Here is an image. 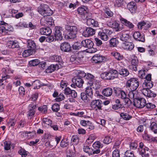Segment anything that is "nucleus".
Wrapping results in <instances>:
<instances>
[{
    "mask_svg": "<svg viewBox=\"0 0 157 157\" xmlns=\"http://www.w3.org/2000/svg\"><path fill=\"white\" fill-rule=\"evenodd\" d=\"M38 11L39 13L44 17L47 16H50L52 14V10L46 4H41L38 8Z\"/></svg>",
    "mask_w": 157,
    "mask_h": 157,
    "instance_id": "7ed1b4c3",
    "label": "nucleus"
},
{
    "mask_svg": "<svg viewBox=\"0 0 157 157\" xmlns=\"http://www.w3.org/2000/svg\"><path fill=\"white\" fill-rule=\"evenodd\" d=\"M77 11L80 15H85L88 11L87 8L86 7H79L78 8Z\"/></svg>",
    "mask_w": 157,
    "mask_h": 157,
    "instance_id": "f704fd0d",
    "label": "nucleus"
},
{
    "mask_svg": "<svg viewBox=\"0 0 157 157\" xmlns=\"http://www.w3.org/2000/svg\"><path fill=\"white\" fill-rule=\"evenodd\" d=\"M123 157H134V154L130 151H127Z\"/></svg>",
    "mask_w": 157,
    "mask_h": 157,
    "instance_id": "6e6d98bb",
    "label": "nucleus"
},
{
    "mask_svg": "<svg viewBox=\"0 0 157 157\" xmlns=\"http://www.w3.org/2000/svg\"><path fill=\"white\" fill-rule=\"evenodd\" d=\"M120 115L121 118L125 121H128L132 118V116L126 113H121Z\"/></svg>",
    "mask_w": 157,
    "mask_h": 157,
    "instance_id": "c756f323",
    "label": "nucleus"
},
{
    "mask_svg": "<svg viewBox=\"0 0 157 157\" xmlns=\"http://www.w3.org/2000/svg\"><path fill=\"white\" fill-rule=\"evenodd\" d=\"M36 44L34 42L31 40L27 41V47L30 50H35Z\"/></svg>",
    "mask_w": 157,
    "mask_h": 157,
    "instance_id": "2f4dec72",
    "label": "nucleus"
},
{
    "mask_svg": "<svg viewBox=\"0 0 157 157\" xmlns=\"http://www.w3.org/2000/svg\"><path fill=\"white\" fill-rule=\"evenodd\" d=\"M134 44L131 42H128L123 43L122 44V48L125 50H131L134 48Z\"/></svg>",
    "mask_w": 157,
    "mask_h": 157,
    "instance_id": "b1692460",
    "label": "nucleus"
},
{
    "mask_svg": "<svg viewBox=\"0 0 157 157\" xmlns=\"http://www.w3.org/2000/svg\"><path fill=\"white\" fill-rule=\"evenodd\" d=\"M40 61L38 59H35L30 61L29 62V63L30 65L33 66H36L38 65Z\"/></svg>",
    "mask_w": 157,
    "mask_h": 157,
    "instance_id": "603ef678",
    "label": "nucleus"
},
{
    "mask_svg": "<svg viewBox=\"0 0 157 157\" xmlns=\"http://www.w3.org/2000/svg\"><path fill=\"white\" fill-rule=\"evenodd\" d=\"M36 105L34 104L33 103H31L29 106V110L28 112L27 116L28 117H30L31 118L34 115L35 111L34 109L36 108Z\"/></svg>",
    "mask_w": 157,
    "mask_h": 157,
    "instance_id": "2eb2a0df",
    "label": "nucleus"
},
{
    "mask_svg": "<svg viewBox=\"0 0 157 157\" xmlns=\"http://www.w3.org/2000/svg\"><path fill=\"white\" fill-rule=\"evenodd\" d=\"M146 70H141L139 71L138 76L139 77L142 78H144L145 76V72Z\"/></svg>",
    "mask_w": 157,
    "mask_h": 157,
    "instance_id": "5fc2aeb1",
    "label": "nucleus"
},
{
    "mask_svg": "<svg viewBox=\"0 0 157 157\" xmlns=\"http://www.w3.org/2000/svg\"><path fill=\"white\" fill-rule=\"evenodd\" d=\"M150 128L154 133H157V124L156 123L152 122L151 124Z\"/></svg>",
    "mask_w": 157,
    "mask_h": 157,
    "instance_id": "79ce46f5",
    "label": "nucleus"
},
{
    "mask_svg": "<svg viewBox=\"0 0 157 157\" xmlns=\"http://www.w3.org/2000/svg\"><path fill=\"white\" fill-rule=\"evenodd\" d=\"M108 25L109 27L115 29L117 31H120V29L119 28V24L116 21H114L109 22Z\"/></svg>",
    "mask_w": 157,
    "mask_h": 157,
    "instance_id": "c85d7f7f",
    "label": "nucleus"
},
{
    "mask_svg": "<svg viewBox=\"0 0 157 157\" xmlns=\"http://www.w3.org/2000/svg\"><path fill=\"white\" fill-rule=\"evenodd\" d=\"M67 157H74V153L70 150H68L66 152Z\"/></svg>",
    "mask_w": 157,
    "mask_h": 157,
    "instance_id": "774afa93",
    "label": "nucleus"
},
{
    "mask_svg": "<svg viewBox=\"0 0 157 157\" xmlns=\"http://www.w3.org/2000/svg\"><path fill=\"white\" fill-rule=\"evenodd\" d=\"M52 109L54 112H57L59 110V105L57 103H55L52 106Z\"/></svg>",
    "mask_w": 157,
    "mask_h": 157,
    "instance_id": "13d9d810",
    "label": "nucleus"
},
{
    "mask_svg": "<svg viewBox=\"0 0 157 157\" xmlns=\"http://www.w3.org/2000/svg\"><path fill=\"white\" fill-rule=\"evenodd\" d=\"M21 135L23 136L27 135L29 138H33L36 136V133L35 131L24 132L21 133Z\"/></svg>",
    "mask_w": 157,
    "mask_h": 157,
    "instance_id": "72a5a7b5",
    "label": "nucleus"
},
{
    "mask_svg": "<svg viewBox=\"0 0 157 157\" xmlns=\"http://www.w3.org/2000/svg\"><path fill=\"white\" fill-rule=\"evenodd\" d=\"M93 147L94 148V150H99V148L102 147L103 145L100 142L97 141L93 144Z\"/></svg>",
    "mask_w": 157,
    "mask_h": 157,
    "instance_id": "a19ab883",
    "label": "nucleus"
},
{
    "mask_svg": "<svg viewBox=\"0 0 157 157\" xmlns=\"http://www.w3.org/2000/svg\"><path fill=\"white\" fill-rule=\"evenodd\" d=\"M109 45L111 47H116L118 43V40L116 38H113L109 41Z\"/></svg>",
    "mask_w": 157,
    "mask_h": 157,
    "instance_id": "58836bf2",
    "label": "nucleus"
},
{
    "mask_svg": "<svg viewBox=\"0 0 157 157\" xmlns=\"http://www.w3.org/2000/svg\"><path fill=\"white\" fill-rule=\"evenodd\" d=\"M95 33V30L93 29L88 27L82 33V35L85 37H88L91 36Z\"/></svg>",
    "mask_w": 157,
    "mask_h": 157,
    "instance_id": "9d476101",
    "label": "nucleus"
},
{
    "mask_svg": "<svg viewBox=\"0 0 157 157\" xmlns=\"http://www.w3.org/2000/svg\"><path fill=\"white\" fill-rule=\"evenodd\" d=\"M111 55L118 60H121L123 59V56L118 52H112Z\"/></svg>",
    "mask_w": 157,
    "mask_h": 157,
    "instance_id": "ea45409f",
    "label": "nucleus"
},
{
    "mask_svg": "<svg viewBox=\"0 0 157 157\" xmlns=\"http://www.w3.org/2000/svg\"><path fill=\"white\" fill-rule=\"evenodd\" d=\"M120 38L121 40L124 42H126L129 39V36L128 31H122L120 33Z\"/></svg>",
    "mask_w": 157,
    "mask_h": 157,
    "instance_id": "5701e85b",
    "label": "nucleus"
},
{
    "mask_svg": "<svg viewBox=\"0 0 157 157\" xmlns=\"http://www.w3.org/2000/svg\"><path fill=\"white\" fill-rule=\"evenodd\" d=\"M149 149L148 147H144V148L139 149L138 151L139 154L141 155L142 157H149Z\"/></svg>",
    "mask_w": 157,
    "mask_h": 157,
    "instance_id": "412c9836",
    "label": "nucleus"
},
{
    "mask_svg": "<svg viewBox=\"0 0 157 157\" xmlns=\"http://www.w3.org/2000/svg\"><path fill=\"white\" fill-rule=\"evenodd\" d=\"M77 56L76 58V63H82V59L83 58V56L81 55V53H79Z\"/></svg>",
    "mask_w": 157,
    "mask_h": 157,
    "instance_id": "4d7b16f0",
    "label": "nucleus"
},
{
    "mask_svg": "<svg viewBox=\"0 0 157 157\" xmlns=\"http://www.w3.org/2000/svg\"><path fill=\"white\" fill-rule=\"evenodd\" d=\"M65 98L64 95L63 93H60L56 98V100L57 101H60L63 100Z\"/></svg>",
    "mask_w": 157,
    "mask_h": 157,
    "instance_id": "bf43d9fd",
    "label": "nucleus"
},
{
    "mask_svg": "<svg viewBox=\"0 0 157 157\" xmlns=\"http://www.w3.org/2000/svg\"><path fill=\"white\" fill-rule=\"evenodd\" d=\"M113 89L116 96L121 98L122 99L125 98L126 95V93L120 88L114 87Z\"/></svg>",
    "mask_w": 157,
    "mask_h": 157,
    "instance_id": "1a4fd4ad",
    "label": "nucleus"
},
{
    "mask_svg": "<svg viewBox=\"0 0 157 157\" xmlns=\"http://www.w3.org/2000/svg\"><path fill=\"white\" fill-rule=\"evenodd\" d=\"M139 85V82L137 78H132L127 81L126 86L130 90L135 91L138 87Z\"/></svg>",
    "mask_w": 157,
    "mask_h": 157,
    "instance_id": "f03ea898",
    "label": "nucleus"
},
{
    "mask_svg": "<svg viewBox=\"0 0 157 157\" xmlns=\"http://www.w3.org/2000/svg\"><path fill=\"white\" fill-rule=\"evenodd\" d=\"M71 140L73 145H76L79 142V138L77 136H73L71 138Z\"/></svg>",
    "mask_w": 157,
    "mask_h": 157,
    "instance_id": "09e8293b",
    "label": "nucleus"
},
{
    "mask_svg": "<svg viewBox=\"0 0 157 157\" xmlns=\"http://www.w3.org/2000/svg\"><path fill=\"white\" fill-rule=\"evenodd\" d=\"M32 85L34 86V89H39L41 87L40 81L39 80H36L33 82Z\"/></svg>",
    "mask_w": 157,
    "mask_h": 157,
    "instance_id": "37998d69",
    "label": "nucleus"
},
{
    "mask_svg": "<svg viewBox=\"0 0 157 157\" xmlns=\"http://www.w3.org/2000/svg\"><path fill=\"white\" fill-rule=\"evenodd\" d=\"M44 20V25L49 26L52 25L54 23V21L52 19V17L50 16H47L44 17V18L42 19V20Z\"/></svg>",
    "mask_w": 157,
    "mask_h": 157,
    "instance_id": "f3484780",
    "label": "nucleus"
},
{
    "mask_svg": "<svg viewBox=\"0 0 157 157\" xmlns=\"http://www.w3.org/2000/svg\"><path fill=\"white\" fill-rule=\"evenodd\" d=\"M105 57L102 56L99 54H95L92 58V60L94 63H99L106 60Z\"/></svg>",
    "mask_w": 157,
    "mask_h": 157,
    "instance_id": "0eeeda50",
    "label": "nucleus"
},
{
    "mask_svg": "<svg viewBox=\"0 0 157 157\" xmlns=\"http://www.w3.org/2000/svg\"><path fill=\"white\" fill-rule=\"evenodd\" d=\"M127 8L131 13L135 12L137 9L136 3L134 2H130L127 5Z\"/></svg>",
    "mask_w": 157,
    "mask_h": 157,
    "instance_id": "6ab92c4d",
    "label": "nucleus"
},
{
    "mask_svg": "<svg viewBox=\"0 0 157 157\" xmlns=\"http://www.w3.org/2000/svg\"><path fill=\"white\" fill-rule=\"evenodd\" d=\"M43 125L46 127L50 126L52 124V121L47 118H44L42 120Z\"/></svg>",
    "mask_w": 157,
    "mask_h": 157,
    "instance_id": "473e14b6",
    "label": "nucleus"
},
{
    "mask_svg": "<svg viewBox=\"0 0 157 157\" xmlns=\"http://www.w3.org/2000/svg\"><path fill=\"white\" fill-rule=\"evenodd\" d=\"M83 149L84 151L85 152L88 153L89 155L98 154L100 152V150H94L90 149L89 147L87 145L84 146L83 147Z\"/></svg>",
    "mask_w": 157,
    "mask_h": 157,
    "instance_id": "f8f14e48",
    "label": "nucleus"
},
{
    "mask_svg": "<svg viewBox=\"0 0 157 157\" xmlns=\"http://www.w3.org/2000/svg\"><path fill=\"white\" fill-rule=\"evenodd\" d=\"M85 77L87 80L89 84L93 80L95 79L93 75L90 73H88L86 75Z\"/></svg>",
    "mask_w": 157,
    "mask_h": 157,
    "instance_id": "a18cd8bd",
    "label": "nucleus"
},
{
    "mask_svg": "<svg viewBox=\"0 0 157 157\" xmlns=\"http://www.w3.org/2000/svg\"><path fill=\"white\" fill-rule=\"evenodd\" d=\"M153 82L151 81H150L144 82L143 84V88L150 89L153 86Z\"/></svg>",
    "mask_w": 157,
    "mask_h": 157,
    "instance_id": "c9c22d12",
    "label": "nucleus"
},
{
    "mask_svg": "<svg viewBox=\"0 0 157 157\" xmlns=\"http://www.w3.org/2000/svg\"><path fill=\"white\" fill-rule=\"evenodd\" d=\"M113 139V137L111 136H105L103 140V142L105 144H108L111 143Z\"/></svg>",
    "mask_w": 157,
    "mask_h": 157,
    "instance_id": "e433bc0d",
    "label": "nucleus"
},
{
    "mask_svg": "<svg viewBox=\"0 0 157 157\" xmlns=\"http://www.w3.org/2000/svg\"><path fill=\"white\" fill-rule=\"evenodd\" d=\"M67 32V38L69 39H74L76 36L78 29L76 26L67 25L65 27Z\"/></svg>",
    "mask_w": 157,
    "mask_h": 157,
    "instance_id": "20e7f679",
    "label": "nucleus"
},
{
    "mask_svg": "<svg viewBox=\"0 0 157 157\" xmlns=\"http://www.w3.org/2000/svg\"><path fill=\"white\" fill-rule=\"evenodd\" d=\"M112 89L111 88L107 87L103 89L102 91V94L106 97L110 96L112 94Z\"/></svg>",
    "mask_w": 157,
    "mask_h": 157,
    "instance_id": "cd10ccee",
    "label": "nucleus"
},
{
    "mask_svg": "<svg viewBox=\"0 0 157 157\" xmlns=\"http://www.w3.org/2000/svg\"><path fill=\"white\" fill-rule=\"evenodd\" d=\"M80 124L83 126L86 127L87 125L90 124V122L88 121L81 120L80 121Z\"/></svg>",
    "mask_w": 157,
    "mask_h": 157,
    "instance_id": "69168bd1",
    "label": "nucleus"
},
{
    "mask_svg": "<svg viewBox=\"0 0 157 157\" xmlns=\"http://www.w3.org/2000/svg\"><path fill=\"white\" fill-rule=\"evenodd\" d=\"M151 24L148 22H145L144 21L139 22L138 24V27L140 29H147L151 26Z\"/></svg>",
    "mask_w": 157,
    "mask_h": 157,
    "instance_id": "4468645a",
    "label": "nucleus"
},
{
    "mask_svg": "<svg viewBox=\"0 0 157 157\" xmlns=\"http://www.w3.org/2000/svg\"><path fill=\"white\" fill-rule=\"evenodd\" d=\"M90 86L96 89H98L100 87V82L96 78L93 80L89 84Z\"/></svg>",
    "mask_w": 157,
    "mask_h": 157,
    "instance_id": "bb28decb",
    "label": "nucleus"
},
{
    "mask_svg": "<svg viewBox=\"0 0 157 157\" xmlns=\"http://www.w3.org/2000/svg\"><path fill=\"white\" fill-rule=\"evenodd\" d=\"M4 144L5 150L7 151L10 149V142L5 141L4 143Z\"/></svg>",
    "mask_w": 157,
    "mask_h": 157,
    "instance_id": "e2e57ef3",
    "label": "nucleus"
},
{
    "mask_svg": "<svg viewBox=\"0 0 157 157\" xmlns=\"http://www.w3.org/2000/svg\"><path fill=\"white\" fill-rule=\"evenodd\" d=\"M133 36L134 39L137 41L143 42L145 41L144 35L141 34L139 32H135L133 34Z\"/></svg>",
    "mask_w": 157,
    "mask_h": 157,
    "instance_id": "ddd939ff",
    "label": "nucleus"
},
{
    "mask_svg": "<svg viewBox=\"0 0 157 157\" xmlns=\"http://www.w3.org/2000/svg\"><path fill=\"white\" fill-rule=\"evenodd\" d=\"M81 98L85 102H88L89 99L87 97V94L86 93L84 92L82 93L81 94Z\"/></svg>",
    "mask_w": 157,
    "mask_h": 157,
    "instance_id": "de8ad7c7",
    "label": "nucleus"
},
{
    "mask_svg": "<svg viewBox=\"0 0 157 157\" xmlns=\"http://www.w3.org/2000/svg\"><path fill=\"white\" fill-rule=\"evenodd\" d=\"M119 73L121 75L123 76H127L129 74V72L128 70L125 68H122L119 70Z\"/></svg>",
    "mask_w": 157,
    "mask_h": 157,
    "instance_id": "4c0bfd02",
    "label": "nucleus"
},
{
    "mask_svg": "<svg viewBox=\"0 0 157 157\" xmlns=\"http://www.w3.org/2000/svg\"><path fill=\"white\" fill-rule=\"evenodd\" d=\"M87 22L90 23L94 27H97L98 25V22L93 19H89L88 20Z\"/></svg>",
    "mask_w": 157,
    "mask_h": 157,
    "instance_id": "3c124183",
    "label": "nucleus"
},
{
    "mask_svg": "<svg viewBox=\"0 0 157 157\" xmlns=\"http://www.w3.org/2000/svg\"><path fill=\"white\" fill-rule=\"evenodd\" d=\"M141 91L144 95L149 98H154L156 96V94L153 92L151 91L150 89L144 88L141 90Z\"/></svg>",
    "mask_w": 157,
    "mask_h": 157,
    "instance_id": "9b49d317",
    "label": "nucleus"
},
{
    "mask_svg": "<svg viewBox=\"0 0 157 157\" xmlns=\"http://www.w3.org/2000/svg\"><path fill=\"white\" fill-rule=\"evenodd\" d=\"M81 45L82 46L86 48H90L93 47V42L90 39H86L82 41Z\"/></svg>",
    "mask_w": 157,
    "mask_h": 157,
    "instance_id": "dca6fc26",
    "label": "nucleus"
},
{
    "mask_svg": "<svg viewBox=\"0 0 157 157\" xmlns=\"http://www.w3.org/2000/svg\"><path fill=\"white\" fill-rule=\"evenodd\" d=\"M112 157H120L119 151L118 149H116L113 152Z\"/></svg>",
    "mask_w": 157,
    "mask_h": 157,
    "instance_id": "338daca9",
    "label": "nucleus"
},
{
    "mask_svg": "<svg viewBox=\"0 0 157 157\" xmlns=\"http://www.w3.org/2000/svg\"><path fill=\"white\" fill-rule=\"evenodd\" d=\"M118 75V71L114 69L110 70L101 74V77L102 78L109 80H112L117 78Z\"/></svg>",
    "mask_w": 157,
    "mask_h": 157,
    "instance_id": "f257e3e1",
    "label": "nucleus"
},
{
    "mask_svg": "<svg viewBox=\"0 0 157 157\" xmlns=\"http://www.w3.org/2000/svg\"><path fill=\"white\" fill-rule=\"evenodd\" d=\"M136 95L137 94L136 92H135V91L130 90L128 94L129 98L131 99H132L133 101L135 99L137 98L136 96Z\"/></svg>",
    "mask_w": 157,
    "mask_h": 157,
    "instance_id": "49530a36",
    "label": "nucleus"
},
{
    "mask_svg": "<svg viewBox=\"0 0 157 157\" xmlns=\"http://www.w3.org/2000/svg\"><path fill=\"white\" fill-rule=\"evenodd\" d=\"M11 48H18L19 47L18 43L17 41H10Z\"/></svg>",
    "mask_w": 157,
    "mask_h": 157,
    "instance_id": "864d4df0",
    "label": "nucleus"
},
{
    "mask_svg": "<svg viewBox=\"0 0 157 157\" xmlns=\"http://www.w3.org/2000/svg\"><path fill=\"white\" fill-rule=\"evenodd\" d=\"M18 153L21 155L22 157H25L27 154V152L23 149L20 150L18 151Z\"/></svg>",
    "mask_w": 157,
    "mask_h": 157,
    "instance_id": "052dcab7",
    "label": "nucleus"
},
{
    "mask_svg": "<svg viewBox=\"0 0 157 157\" xmlns=\"http://www.w3.org/2000/svg\"><path fill=\"white\" fill-rule=\"evenodd\" d=\"M69 144L67 140L65 141L64 140H62L60 143V146L63 147H67Z\"/></svg>",
    "mask_w": 157,
    "mask_h": 157,
    "instance_id": "0e129e2a",
    "label": "nucleus"
},
{
    "mask_svg": "<svg viewBox=\"0 0 157 157\" xmlns=\"http://www.w3.org/2000/svg\"><path fill=\"white\" fill-rule=\"evenodd\" d=\"M56 69V66L54 65H51L45 70L47 73H51L53 72Z\"/></svg>",
    "mask_w": 157,
    "mask_h": 157,
    "instance_id": "c03bdc74",
    "label": "nucleus"
},
{
    "mask_svg": "<svg viewBox=\"0 0 157 157\" xmlns=\"http://www.w3.org/2000/svg\"><path fill=\"white\" fill-rule=\"evenodd\" d=\"M55 40H61L63 38L62 33L61 32L60 29L59 27L55 28Z\"/></svg>",
    "mask_w": 157,
    "mask_h": 157,
    "instance_id": "aec40b11",
    "label": "nucleus"
},
{
    "mask_svg": "<svg viewBox=\"0 0 157 157\" xmlns=\"http://www.w3.org/2000/svg\"><path fill=\"white\" fill-rule=\"evenodd\" d=\"M133 102L134 105L138 108H143L146 105V100L143 98L135 99Z\"/></svg>",
    "mask_w": 157,
    "mask_h": 157,
    "instance_id": "423d86ee",
    "label": "nucleus"
},
{
    "mask_svg": "<svg viewBox=\"0 0 157 157\" xmlns=\"http://www.w3.org/2000/svg\"><path fill=\"white\" fill-rule=\"evenodd\" d=\"M52 33L51 29L48 27L41 28L40 29V33L42 35H48L51 34Z\"/></svg>",
    "mask_w": 157,
    "mask_h": 157,
    "instance_id": "393cba45",
    "label": "nucleus"
},
{
    "mask_svg": "<svg viewBox=\"0 0 157 157\" xmlns=\"http://www.w3.org/2000/svg\"><path fill=\"white\" fill-rule=\"evenodd\" d=\"M102 31L98 33V35L99 38L102 40L107 41L108 39V36L107 34H111L112 33V31L105 28L102 29Z\"/></svg>",
    "mask_w": 157,
    "mask_h": 157,
    "instance_id": "39448f33",
    "label": "nucleus"
},
{
    "mask_svg": "<svg viewBox=\"0 0 157 157\" xmlns=\"http://www.w3.org/2000/svg\"><path fill=\"white\" fill-rule=\"evenodd\" d=\"M35 52V50H30L29 49L25 50L23 52L22 55L24 57H26L33 55Z\"/></svg>",
    "mask_w": 157,
    "mask_h": 157,
    "instance_id": "7c9ffc66",
    "label": "nucleus"
},
{
    "mask_svg": "<svg viewBox=\"0 0 157 157\" xmlns=\"http://www.w3.org/2000/svg\"><path fill=\"white\" fill-rule=\"evenodd\" d=\"M60 49L63 51L68 52L71 50V47L68 43L64 42L61 44Z\"/></svg>",
    "mask_w": 157,
    "mask_h": 157,
    "instance_id": "4be33fe9",
    "label": "nucleus"
},
{
    "mask_svg": "<svg viewBox=\"0 0 157 157\" xmlns=\"http://www.w3.org/2000/svg\"><path fill=\"white\" fill-rule=\"evenodd\" d=\"M73 83L75 84L76 86L80 87L82 86L83 83V81L82 78L78 77H77L73 78L72 79Z\"/></svg>",
    "mask_w": 157,
    "mask_h": 157,
    "instance_id": "a211bd4d",
    "label": "nucleus"
},
{
    "mask_svg": "<svg viewBox=\"0 0 157 157\" xmlns=\"http://www.w3.org/2000/svg\"><path fill=\"white\" fill-rule=\"evenodd\" d=\"M52 59L54 61L59 62L61 60L60 56H54L51 57Z\"/></svg>",
    "mask_w": 157,
    "mask_h": 157,
    "instance_id": "680f3d73",
    "label": "nucleus"
},
{
    "mask_svg": "<svg viewBox=\"0 0 157 157\" xmlns=\"http://www.w3.org/2000/svg\"><path fill=\"white\" fill-rule=\"evenodd\" d=\"M120 21L124 25L129 28H132L134 27V25L130 22L128 21L127 20L123 18H121Z\"/></svg>",
    "mask_w": 157,
    "mask_h": 157,
    "instance_id": "a878e982",
    "label": "nucleus"
},
{
    "mask_svg": "<svg viewBox=\"0 0 157 157\" xmlns=\"http://www.w3.org/2000/svg\"><path fill=\"white\" fill-rule=\"evenodd\" d=\"M101 101L99 99L93 100L91 103V107L94 109L97 110H101Z\"/></svg>",
    "mask_w": 157,
    "mask_h": 157,
    "instance_id": "6e6552de",
    "label": "nucleus"
},
{
    "mask_svg": "<svg viewBox=\"0 0 157 157\" xmlns=\"http://www.w3.org/2000/svg\"><path fill=\"white\" fill-rule=\"evenodd\" d=\"M86 94L87 95L91 97L93 95V91L92 88L90 87H87L86 90Z\"/></svg>",
    "mask_w": 157,
    "mask_h": 157,
    "instance_id": "8fccbe9b",
    "label": "nucleus"
}]
</instances>
